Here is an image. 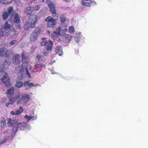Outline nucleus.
<instances>
[{"instance_id":"obj_1","label":"nucleus","mask_w":148,"mask_h":148,"mask_svg":"<svg viewBox=\"0 0 148 148\" xmlns=\"http://www.w3.org/2000/svg\"><path fill=\"white\" fill-rule=\"evenodd\" d=\"M18 99V104H25L30 99V96L27 94L21 95L20 93H18L15 97H11L9 99V103L10 104H13L14 102Z\"/></svg>"},{"instance_id":"obj_2","label":"nucleus","mask_w":148,"mask_h":148,"mask_svg":"<svg viewBox=\"0 0 148 148\" xmlns=\"http://www.w3.org/2000/svg\"><path fill=\"white\" fill-rule=\"evenodd\" d=\"M31 69V67L30 66H28V62L26 61L24 62L22 65L21 67H17L15 69V72L16 73H21L24 72V71L25 69L26 70V73L27 76L30 77H31V74L29 73L28 71V69Z\"/></svg>"},{"instance_id":"obj_3","label":"nucleus","mask_w":148,"mask_h":148,"mask_svg":"<svg viewBox=\"0 0 148 148\" xmlns=\"http://www.w3.org/2000/svg\"><path fill=\"white\" fill-rule=\"evenodd\" d=\"M0 79L4 84L5 86L10 87L11 83L8 74L5 72H0Z\"/></svg>"},{"instance_id":"obj_4","label":"nucleus","mask_w":148,"mask_h":148,"mask_svg":"<svg viewBox=\"0 0 148 148\" xmlns=\"http://www.w3.org/2000/svg\"><path fill=\"white\" fill-rule=\"evenodd\" d=\"M47 39L46 38H42V41L41 43V45L42 46L45 45V48L48 51H51L52 49V43L50 40H48V41H47Z\"/></svg>"},{"instance_id":"obj_5","label":"nucleus","mask_w":148,"mask_h":148,"mask_svg":"<svg viewBox=\"0 0 148 148\" xmlns=\"http://www.w3.org/2000/svg\"><path fill=\"white\" fill-rule=\"evenodd\" d=\"M16 124L18 128L21 130H29L31 128L30 126L25 123L23 122H19L18 120Z\"/></svg>"},{"instance_id":"obj_6","label":"nucleus","mask_w":148,"mask_h":148,"mask_svg":"<svg viewBox=\"0 0 148 148\" xmlns=\"http://www.w3.org/2000/svg\"><path fill=\"white\" fill-rule=\"evenodd\" d=\"M40 31L41 29L39 27H37L35 29L30 36V40L32 41H34L37 39Z\"/></svg>"},{"instance_id":"obj_7","label":"nucleus","mask_w":148,"mask_h":148,"mask_svg":"<svg viewBox=\"0 0 148 148\" xmlns=\"http://www.w3.org/2000/svg\"><path fill=\"white\" fill-rule=\"evenodd\" d=\"M47 3L50 8L51 11L52 12L53 16L54 17H57L58 16L56 12V10H55L54 4L52 3L50 0H47Z\"/></svg>"},{"instance_id":"obj_8","label":"nucleus","mask_w":148,"mask_h":148,"mask_svg":"<svg viewBox=\"0 0 148 148\" xmlns=\"http://www.w3.org/2000/svg\"><path fill=\"white\" fill-rule=\"evenodd\" d=\"M45 21L48 22L47 26L49 27H52L56 24V20L50 16H48L45 19Z\"/></svg>"},{"instance_id":"obj_9","label":"nucleus","mask_w":148,"mask_h":148,"mask_svg":"<svg viewBox=\"0 0 148 148\" xmlns=\"http://www.w3.org/2000/svg\"><path fill=\"white\" fill-rule=\"evenodd\" d=\"M63 26L64 27V28H62L60 27L56 28V32L59 35H62L65 32H66L68 30L67 29L65 28V27H67V24H65L64 25H63Z\"/></svg>"},{"instance_id":"obj_10","label":"nucleus","mask_w":148,"mask_h":148,"mask_svg":"<svg viewBox=\"0 0 148 148\" xmlns=\"http://www.w3.org/2000/svg\"><path fill=\"white\" fill-rule=\"evenodd\" d=\"M37 21V17L35 15H33L30 18L28 22L31 25V27L33 28Z\"/></svg>"},{"instance_id":"obj_11","label":"nucleus","mask_w":148,"mask_h":148,"mask_svg":"<svg viewBox=\"0 0 148 148\" xmlns=\"http://www.w3.org/2000/svg\"><path fill=\"white\" fill-rule=\"evenodd\" d=\"M12 10V8L11 7L9 8L8 12H4L3 13L2 17L4 20H6L7 19L8 15L11 13Z\"/></svg>"},{"instance_id":"obj_12","label":"nucleus","mask_w":148,"mask_h":148,"mask_svg":"<svg viewBox=\"0 0 148 148\" xmlns=\"http://www.w3.org/2000/svg\"><path fill=\"white\" fill-rule=\"evenodd\" d=\"M72 38V36L70 34H65L63 36L62 40L65 43H68Z\"/></svg>"},{"instance_id":"obj_13","label":"nucleus","mask_w":148,"mask_h":148,"mask_svg":"<svg viewBox=\"0 0 148 148\" xmlns=\"http://www.w3.org/2000/svg\"><path fill=\"white\" fill-rule=\"evenodd\" d=\"M8 51L5 48H2L0 49V55L2 57H7Z\"/></svg>"},{"instance_id":"obj_14","label":"nucleus","mask_w":148,"mask_h":148,"mask_svg":"<svg viewBox=\"0 0 148 148\" xmlns=\"http://www.w3.org/2000/svg\"><path fill=\"white\" fill-rule=\"evenodd\" d=\"M20 55L19 54L16 55L13 58V63L15 64H18L20 62Z\"/></svg>"},{"instance_id":"obj_15","label":"nucleus","mask_w":148,"mask_h":148,"mask_svg":"<svg viewBox=\"0 0 148 148\" xmlns=\"http://www.w3.org/2000/svg\"><path fill=\"white\" fill-rule=\"evenodd\" d=\"M34 10V8L32 7H28L25 8L24 12L27 14H31Z\"/></svg>"},{"instance_id":"obj_16","label":"nucleus","mask_w":148,"mask_h":148,"mask_svg":"<svg viewBox=\"0 0 148 148\" xmlns=\"http://www.w3.org/2000/svg\"><path fill=\"white\" fill-rule=\"evenodd\" d=\"M8 122L7 124L10 127L12 126V125L16 124V123L17 122V120L15 119L14 120H12L11 119H8Z\"/></svg>"},{"instance_id":"obj_17","label":"nucleus","mask_w":148,"mask_h":148,"mask_svg":"<svg viewBox=\"0 0 148 148\" xmlns=\"http://www.w3.org/2000/svg\"><path fill=\"white\" fill-rule=\"evenodd\" d=\"M47 33L54 40H56L57 38L58 35L57 33L56 32V31L54 32L51 34L50 32L49 31H47Z\"/></svg>"},{"instance_id":"obj_18","label":"nucleus","mask_w":148,"mask_h":148,"mask_svg":"<svg viewBox=\"0 0 148 148\" xmlns=\"http://www.w3.org/2000/svg\"><path fill=\"white\" fill-rule=\"evenodd\" d=\"M14 88L12 87L8 90L7 92V94L10 96L12 95L14 93Z\"/></svg>"},{"instance_id":"obj_19","label":"nucleus","mask_w":148,"mask_h":148,"mask_svg":"<svg viewBox=\"0 0 148 148\" xmlns=\"http://www.w3.org/2000/svg\"><path fill=\"white\" fill-rule=\"evenodd\" d=\"M56 52L58 53L60 56H61L63 54V52L62 47H58L56 48Z\"/></svg>"},{"instance_id":"obj_20","label":"nucleus","mask_w":148,"mask_h":148,"mask_svg":"<svg viewBox=\"0 0 148 148\" xmlns=\"http://www.w3.org/2000/svg\"><path fill=\"white\" fill-rule=\"evenodd\" d=\"M14 23H18L20 21V19L18 15L17 14H15L14 15Z\"/></svg>"},{"instance_id":"obj_21","label":"nucleus","mask_w":148,"mask_h":148,"mask_svg":"<svg viewBox=\"0 0 148 148\" xmlns=\"http://www.w3.org/2000/svg\"><path fill=\"white\" fill-rule=\"evenodd\" d=\"M11 27V26L8 23V22H6L2 26V28L8 30Z\"/></svg>"},{"instance_id":"obj_22","label":"nucleus","mask_w":148,"mask_h":148,"mask_svg":"<svg viewBox=\"0 0 148 148\" xmlns=\"http://www.w3.org/2000/svg\"><path fill=\"white\" fill-rule=\"evenodd\" d=\"M81 34L82 33L81 32H79L77 34L76 36L75 37V40L76 42H79L80 39V36Z\"/></svg>"},{"instance_id":"obj_23","label":"nucleus","mask_w":148,"mask_h":148,"mask_svg":"<svg viewBox=\"0 0 148 148\" xmlns=\"http://www.w3.org/2000/svg\"><path fill=\"white\" fill-rule=\"evenodd\" d=\"M10 64L9 62H8L6 61H5L4 63L2 65V69H7L9 67Z\"/></svg>"},{"instance_id":"obj_24","label":"nucleus","mask_w":148,"mask_h":148,"mask_svg":"<svg viewBox=\"0 0 148 148\" xmlns=\"http://www.w3.org/2000/svg\"><path fill=\"white\" fill-rule=\"evenodd\" d=\"M36 59L40 62H42L45 61V60L42 56L40 55H38L36 56Z\"/></svg>"},{"instance_id":"obj_25","label":"nucleus","mask_w":148,"mask_h":148,"mask_svg":"<svg viewBox=\"0 0 148 148\" xmlns=\"http://www.w3.org/2000/svg\"><path fill=\"white\" fill-rule=\"evenodd\" d=\"M6 124L5 120L4 118L1 119L0 122V125L1 128H3Z\"/></svg>"},{"instance_id":"obj_26","label":"nucleus","mask_w":148,"mask_h":148,"mask_svg":"<svg viewBox=\"0 0 148 148\" xmlns=\"http://www.w3.org/2000/svg\"><path fill=\"white\" fill-rule=\"evenodd\" d=\"M18 129V127L17 126H14L13 127L12 129L13 133L12 135V137H13L14 136L15 134L17 132Z\"/></svg>"},{"instance_id":"obj_27","label":"nucleus","mask_w":148,"mask_h":148,"mask_svg":"<svg viewBox=\"0 0 148 148\" xmlns=\"http://www.w3.org/2000/svg\"><path fill=\"white\" fill-rule=\"evenodd\" d=\"M23 112V109L21 106H20L18 109L16 111V115H18L22 113Z\"/></svg>"},{"instance_id":"obj_28","label":"nucleus","mask_w":148,"mask_h":148,"mask_svg":"<svg viewBox=\"0 0 148 148\" xmlns=\"http://www.w3.org/2000/svg\"><path fill=\"white\" fill-rule=\"evenodd\" d=\"M60 19L61 24L63 25V24L65 23L66 21L65 17L64 15L62 14L61 16Z\"/></svg>"},{"instance_id":"obj_29","label":"nucleus","mask_w":148,"mask_h":148,"mask_svg":"<svg viewBox=\"0 0 148 148\" xmlns=\"http://www.w3.org/2000/svg\"><path fill=\"white\" fill-rule=\"evenodd\" d=\"M30 27H31V24H30L28 22H26L24 25V29L25 30H28Z\"/></svg>"},{"instance_id":"obj_30","label":"nucleus","mask_w":148,"mask_h":148,"mask_svg":"<svg viewBox=\"0 0 148 148\" xmlns=\"http://www.w3.org/2000/svg\"><path fill=\"white\" fill-rule=\"evenodd\" d=\"M11 30H10L9 32V35L10 36H13L14 35L16 34L15 30L12 28H11Z\"/></svg>"},{"instance_id":"obj_31","label":"nucleus","mask_w":148,"mask_h":148,"mask_svg":"<svg viewBox=\"0 0 148 148\" xmlns=\"http://www.w3.org/2000/svg\"><path fill=\"white\" fill-rule=\"evenodd\" d=\"M23 85V83L21 82H18L16 84V86L18 88H20L22 87Z\"/></svg>"},{"instance_id":"obj_32","label":"nucleus","mask_w":148,"mask_h":148,"mask_svg":"<svg viewBox=\"0 0 148 148\" xmlns=\"http://www.w3.org/2000/svg\"><path fill=\"white\" fill-rule=\"evenodd\" d=\"M75 31V29L74 27L72 26H70L69 28V31L70 33H72Z\"/></svg>"},{"instance_id":"obj_33","label":"nucleus","mask_w":148,"mask_h":148,"mask_svg":"<svg viewBox=\"0 0 148 148\" xmlns=\"http://www.w3.org/2000/svg\"><path fill=\"white\" fill-rule=\"evenodd\" d=\"M25 118L27 120V121H29L31 119V116H28L27 115H25Z\"/></svg>"},{"instance_id":"obj_34","label":"nucleus","mask_w":148,"mask_h":148,"mask_svg":"<svg viewBox=\"0 0 148 148\" xmlns=\"http://www.w3.org/2000/svg\"><path fill=\"white\" fill-rule=\"evenodd\" d=\"M82 4L84 5H86L87 6H89L90 5V4L88 2H85L84 1H82Z\"/></svg>"},{"instance_id":"obj_35","label":"nucleus","mask_w":148,"mask_h":148,"mask_svg":"<svg viewBox=\"0 0 148 148\" xmlns=\"http://www.w3.org/2000/svg\"><path fill=\"white\" fill-rule=\"evenodd\" d=\"M19 75L20 76V77H18L17 78V80H21V79L23 78L22 74L21 73H19Z\"/></svg>"},{"instance_id":"obj_36","label":"nucleus","mask_w":148,"mask_h":148,"mask_svg":"<svg viewBox=\"0 0 148 148\" xmlns=\"http://www.w3.org/2000/svg\"><path fill=\"white\" fill-rule=\"evenodd\" d=\"M16 40H13L10 42V44L11 45H13L14 44H15L16 43Z\"/></svg>"},{"instance_id":"obj_37","label":"nucleus","mask_w":148,"mask_h":148,"mask_svg":"<svg viewBox=\"0 0 148 148\" xmlns=\"http://www.w3.org/2000/svg\"><path fill=\"white\" fill-rule=\"evenodd\" d=\"M43 54L45 56H48L49 54V53L47 52L46 51H43Z\"/></svg>"},{"instance_id":"obj_38","label":"nucleus","mask_w":148,"mask_h":148,"mask_svg":"<svg viewBox=\"0 0 148 148\" xmlns=\"http://www.w3.org/2000/svg\"><path fill=\"white\" fill-rule=\"evenodd\" d=\"M37 119V115H36V116H31V119L33 120H35Z\"/></svg>"},{"instance_id":"obj_39","label":"nucleus","mask_w":148,"mask_h":148,"mask_svg":"<svg viewBox=\"0 0 148 148\" xmlns=\"http://www.w3.org/2000/svg\"><path fill=\"white\" fill-rule=\"evenodd\" d=\"M29 81H27L26 82H25L24 83V86H28V85H29Z\"/></svg>"},{"instance_id":"obj_40","label":"nucleus","mask_w":148,"mask_h":148,"mask_svg":"<svg viewBox=\"0 0 148 148\" xmlns=\"http://www.w3.org/2000/svg\"><path fill=\"white\" fill-rule=\"evenodd\" d=\"M39 8V5H37L34 8V10H38Z\"/></svg>"},{"instance_id":"obj_41","label":"nucleus","mask_w":148,"mask_h":148,"mask_svg":"<svg viewBox=\"0 0 148 148\" xmlns=\"http://www.w3.org/2000/svg\"><path fill=\"white\" fill-rule=\"evenodd\" d=\"M35 85H34V84L32 83H29V85H28V86L29 88H31L34 86H35Z\"/></svg>"},{"instance_id":"obj_42","label":"nucleus","mask_w":148,"mask_h":148,"mask_svg":"<svg viewBox=\"0 0 148 148\" xmlns=\"http://www.w3.org/2000/svg\"><path fill=\"white\" fill-rule=\"evenodd\" d=\"M4 33L3 32L2 30L0 31V36L1 37H2L3 36Z\"/></svg>"},{"instance_id":"obj_43","label":"nucleus","mask_w":148,"mask_h":148,"mask_svg":"<svg viewBox=\"0 0 148 148\" xmlns=\"http://www.w3.org/2000/svg\"><path fill=\"white\" fill-rule=\"evenodd\" d=\"M51 73L52 74H56V72H54V71L53 68H52L51 69Z\"/></svg>"},{"instance_id":"obj_44","label":"nucleus","mask_w":148,"mask_h":148,"mask_svg":"<svg viewBox=\"0 0 148 148\" xmlns=\"http://www.w3.org/2000/svg\"><path fill=\"white\" fill-rule=\"evenodd\" d=\"M10 114H12L13 115H16V112H14L13 111H10Z\"/></svg>"},{"instance_id":"obj_45","label":"nucleus","mask_w":148,"mask_h":148,"mask_svg":"<svg viewBox=\"0 0 148 148\" xmlns=\"http://www.w3.org/2000/svg\"><path fill=\"white\" fill-rule=\"evenodd\" d=\"M8 139V138H6V139H5V140H4L3 141H2V143H5L6 140Z\"/></svg>"},{"instance_id":"obj_46","label":"nucleus","mask_w":148,"mask_h":148,"mask_svg":"<svg viewBox=\"0 0 148 148\" xmlns=\"http://www.w3.org/2000/svg\"><path fill=\"white\" fill-rule=\"evenodd\" d=\"M21 56L22 58L23 59L25 57V54L24 53H22L21 54Z\"/></svg>"},{"instance_id":"obj_47","label":"nucleus","mask_w":148,"mask_h":148,"mask_svg":"<svg viewBox=\"0 0 148 148\" xmlns=\"http://www.w3.org/2000/svg\"><path fill=\"white\" fill-rule=\"evenodd\" d=\"M10 104V103H9V101L8 102L6 103V104H5V106L6 107H8L9 106V104Z\"/></svg>"},{"instance_id":"obj_48","label":"nucleus","mask_w":148,"mask_h":148,"mask_svg":"<svg viewBox=\"0 0 148 148\" xmlns=\"http://www.w3.org/2000/svg\"><path fill=\"white\" fill-rule=\"evenodd\" d=\"M38 64H35V66L34 67L36 68H37L38 67Z\"/></svg>"},{"instance_id":"obj_49","label":"nucleus","mask_w":148,"mask_h":148,"mask_svg":"<svg viewBox=\"0 0 148 148\" xmlns=\"http://www.w3.org/2000/svg\"><path fill=\"white\" fill-rule=\"evenodd\" d=\"M39 66H40V68H42V67H43V66H44V65H42V64H40Z\"/></svg>"},{"instance_id":"obj_50","label":"nucleus","mask_w":148,"mask_h":148,"mask_svg":"<svg viewBox=\"0 0 148 148\" xmlns=\"http://www.w3.org/2000/svg\"><path fill=\"white\" fill-rule=\"evenodd\" d=\"M92 4L94 5L96 4V3L95 1H93L92 2Z\"/></svg>"},{"instance_id":"obj_51","label":"nucleus","mask_w":148,"mask_h":148,"mask_svg":"<svg viewBox=\"0 0 148 148\" xmlns=\"http://www.w3.org/2000/svg\"><path fill=\"white\" fill-rule=\"evenodd\" d=\"M66 2H69L70 1V0H63Z\"/></svg>"},{"instance_id":"obj_52","label":"nucleus","mask_w":148,"mask_h":148,"mask_svg":"<svg viewBox=\"0 0 148 148\" xmlns=\"http://www.w3.org/2000/svg\"><path fill=\"white\" fill-rule=\"evenodd\" d=\"M82 1H89V0H82Z\"/></svg>"},{"instance_id":"obj_53","label":"nucleus","mask_w":148,"mask_h":148,"mask_svg":"<svg viewBox=\"0 0 148 148\" xmlns=\"http://www.w3.org/2000/svg\"><path fill=\"white\" fill-rule=\"evenodd\" d=\"M32 114H34V112H32Z\"/></svg>"},{"instance_id":"obj_54","label":"nucleus","mask_w":148,"mask_h":148,"mask_svg":"<svg viewBox=\"0 0 148 148\" xmlns=\"http://www.w3.org/2000/svg\"><path fill=\"white\" fill-rule=\"evenodd\" d=\"M42 0V1L43 2L44 0Z\"/></svg>"}]
</instances>
